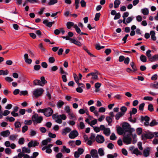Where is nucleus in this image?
Listing matches in <instances>:
<instances>
[{"mask_svg":"<svg viewBox=\"0 0 158 158\" xmlns=\"http://www.w3.org/2000/svg\"><path fill=\"white\" fill-rule=\"evenodd\" d=\"M150 148L149 147H147L144 149L143 151V155L145 157L148 156L150 155Z\"/></svg>","mask_w":158,"mask_h":158,"instance_id":"nucleus-13","label":"nucleus"},{"mask_svg":"<svg viewBox=\"0 0 158 158\" xmlns=\"http://www.w3.org/2000/svg\"><path fill=\"white\" fill-rule=\"evenodd\" d=\"M150 85L152 88L157 89H158V82L151 83Z\"/></svg>","mask_w":158,"mask_h":158,"instance_id":"nucleus-35","label":"nucleus"},{"mask_svg":"<svg viewBox=\"0 0 158 158\" xmlns=\"http://www.w3.org/2000/svg\"><path fill=\"white\" fill-rule=\"evenodd\" d=\"M78 112L80 114H83L85 113H88L89 111L87 109H81L79 110Z\"/></svg>","mask_w":158,"mask_h":158,"instance_id":"nucleus-33","label":"nucleus"},{"mask_svg":"<svg viewBox=\"0 0 158 158\" xmlns=\"http://www.w3.org/2000/svg\"><path fill=\"white\" fill-rule=\"evenodd\" d=\"M48 61L50 63H53L55 61V59L53 57H51L49 58Z\"/></svg>","mask_w":158,"mask_h":158,"instance_id":"nucleus-59","label":"nucleus"},{"mask_svg":"<svg viewBox=\"0 0 158 158\" xmlns=\"http://www.w3.org/2000/svg\"><path fill=\"white\" fill-rule=\"evenodd\" d=\"M137 109L135 108H133L132 110L130 112V115L131 116L132 114H135L137 112Z\"/></svg>","mask_w":158,"mask_h":158,"instance_id":"nucleus-50","label":"nucleus"},{"mask_svg":"<svg viewBox=\"0 0 158 158\" xmlns=\"http://www.w3.org/2000/svg\"><path fill=\"white\" fill-rule=\"evenodd\" d=\"M141 13L144 15H147L149 14V10L148 8H144L143 9H142L141 10Z\"/></svg>","mask_w":158,"mask_h":158,"instance_id":"nucleus-23","label":"nucleus"},{"mask_svg":"<svg viewBox=\"0 0 158 158\" xmlns=\"http://www.w3.org/2000/svg\"><path fill=\"white\" fill-rule=\"evenodd\" d=\"M116 138L117 137L114 133H112L110 137V139L112 140L116 139Z\"/></svg>","mask_w":158,"mask_h":158,"instance_id":"nucleus-58","label":"nucleus"},{"mask_svg":"<svg viewBox=\"0 0 158 158\" xmlns=\"http://www.w3.org/2000/svg\"><path fill=\"white\" fill-rule=\"evenodd\" d=\"M151 62L154 61L156 60H158V54L152 56Z\"/></svg>","mask_w":158,"mask_h":158,"instance_id":"nucleus-56","label":"nucleus"},{"mask_svg":"<svg viewBox=\"0 0 158 158\" xmlns=\"http://www.w3.org/2000/svg\"><path fill=\"white\" fill-rule=\"evenodd\" d=\"M57 0H49L48 3V5L49 6L52 5L57 3Z\"/></svg>","mask_w":158,"mask_h":158,"instance_id":"nucleus-39","label":"nucleus"},{"mask_svg":"<svg viewBox=\"0 0 158 158\" xmlns=\"http://www.w3.org/2000/svg\"><path fill=\"white\" fill-rule=\"evenodd\" d=\"M143 99L145 100L152 101L153 100V98L152 97L146 96L144 97Z\"/></svg>","mask_w":158,"mask_h":158,"instance_id":"nucleus-63","label":"nucleus"},{"mask_svg":"<svg viewBox=\"0 0 158 158\" xmlns=\"http://www.w3.org/2000/svg\"><path fill=\"white\" fill-rule=\"evenodd\" d=\"M40 111L41 112L43 113L47 117H49L51 116L53 112L52 109L50 107L41 109Z\"/></svg>","mask_w":158,"mask_h":158,"instance_id":"nucleus-3","label":"nucleus"},{"mask_svg":"<svg viewBox=\"0 0 158 158\" xmlns=\"http://www.w3.org/2000/svg\"><path fill=\"white\" fill-rule=\"evenodd\" d=\"M101 14L100 13H97L95 14V17L94 19L95 21H98L99 20L100 16Z\"/></svg>","mask_w":158,"mask_h":158,"instance_id":"nucleus-51","label":"nucleus"},{"mask_svg":"<svg viewBox=\"0 0 158 158\" xmlns=\"http://www.w3.org/2000/svg\"><path fill=\"white\" fill-rule=\"evenodd\" d=\"M140 59L141 61L143 62H145L147 61V57L144 55H142L140 56Z\"/></svg>","mask_w":158,"mask_h":158,"instance_id":"nucleus-40","label":"nucleus"},{"mask_svg":"<svg viewBox=\"0 0 158 158\" xmlns=\"http://www.w3.org/2000/svg\"><path fill=\"white\" fill-rule=\"evenodd\" d=\"M9 72L7 70H0V75H6L8 74Z\"/></svg>","mask_w":158,"mask_h":158,"instance_id":"nucleus-34","label":"nucleus"},{"mask_svg":"<svg viewBox=\"0 0 158 158\" xmlns=\"http://www.w3.org/2000/svg\"><path fill=\"white\" fill-rule=\"evenodd\" d=\"M78 135V133L77 130H73L71 131L69 136V137L71 139H74Z\"/></svg>","mask_w":158,"mask_h":158,"instance_id":"nucleus-8","label":"nucleus"},{"mask_svg":"<svg viewBox=\"0 0 158 158\" xmlns=\"http://www.w3.org/2000/svg\"><path fill=\"white\" fill-rule=\"evenodd\" d=\"M106 120L108 122L109 125H110L112 121V118L109 116H107L106 117Z\"/></svg>","mask_w":158,"mask_h":158,"instance_id":"nucleus-61","label":"nucleus"},{"mask_svg":"<svg viewBox=\"0 0 158 158\" xmlns=\"http://www.w3.org/2000/svg\"><path fill=\"white\" fill-rule=\"evenodd\" d=\"M24 59L25 62L27 64H30L32 62V60L29 58V56L26 53L24 55Z\"/></svg>","mask_w":158,"mask_h":158,"instance_id":"nucleus-16","label":"nucleus"},{"mask_svg":"<svg viewBox=\"0 0 158 158\" xmlns=\"http://www.w3.org/2000/svg\"><path fill=\"white\" fill-rule=\"evenodd\" d=\"M120 110L121 111V112H120L124 114L127 111V108L125 106H123L120 108Z\"/></svg>","mask_w":158,"mask_h":158,"instance_id":"nucleus-41","label":"nucleus"},{"mask_svg":"<svg viewBox=\"0 0 158 158\" xmlns=\"http://www.w3.org/2000/svg\"><path fill=\"white\" fill-rule=\"evenodd\" d=\"M97 123V121L96 119H94L93 121L90 122V126L93 127V126L96 124Z\"/></svg>","mask_w":158,"mask_h":158,"instance_id":"nucleus-64","label":"nucleus"},{"mask_svg":"<svg viewBox=\"0 0 158 158\" xmlns=\"http://www.w3.org/2000/svg\"><path fill=\"white\" fill-rule=\"evenodd\" d=\"M80 0H75V5L76 9H78L79 7Z\"/></svg>","mask_w":158,"mask_h":158,"instance_id":"nucleus-57","label":"nucleus"},{"mask_svg":"<svg viewBox=\"0 0 158 158\" xmlns=\"http://www.w3.org/2000/svg\"><path fill=\"white\" fill-rule=\"evenodd\" d=\"M24 139L23 137L20 138L18 140V143L20 145H23L24 143Z\"/></svg>","mask_w":158,"mask_h":158,"instance_id":"nucleus-48","label":"nucleus"},{"mask_svg":"<svg viewBox=\"0 0 158 158\" xmlns=\"http://www.w3.org/2000/svg\"><path fill=\"white\" fill-rule=\"evenodd\" d=\"M75 24H74V23L72 22H68L66 23V26L68 29H70L72 27L74 26Z\"/></svg>","mask_w":158,"mask_h":158,"instance_id":"nucleus-26","label":"nucleus"},{"mask_svg":"<svg viewBox=\"0 0 158 158\" xmlns=\"http://www.w3.org/2000/svg\"><path fill=\"white\" fill-rule=\"evenodd\" d=\"M71 131V129L69 127H66L62 129L61 134L63 135H66L67 134L70 133Z\"/></svg>","mask_w":158,"mask_h":158,"instance_id":"nucleus-14","label":"nucleus"},{"mask_svg":"<svg viewBox=\"0 0 158 158\" xmlns=\"http://www.w3.org/2000/svg\"><path fill=\"white\" fill-rule=\"evenodd\" d=\"M41 84L42 85V86H43L45 84L47 83V81L45 80L44 77H42L40 78V80Z\"/></svg>","mask_w":158,"mask_h":158,"instance_id":"nucleus-38","label":"nucleus"},{"mask_svg":"<svg viewBox=\"0 0 158 158\" xmlns=\"http://www.w3.org/2000/svg\"><path fill=\"white\" fill-rule=\"evenodd\" d=\"M95 139L98 143H103L105 141L104 138L103 136L101 135H97Z\"/></svg>","mask_w":158,"mask_h":158,"instance_id":"nucleus-11","label":"nucleus"},{"mask_svg":"<svg viewBox=\"0 0 158 158\" xmlns=\"http://www.w3.org/2000/svg\"><path fill=\"white\" fill-rule=\"evenodd\" d=\"M158 123L155 120H153L150 123L149 126L150 127H153L158 124Z\"/></svg>","mask_w":158,"mask_h":158,"instance_id":"nucleus-45","label":"nucleus"},{"mask_svg":"<svg viewBox=\"0 0 158 158\" xmlns=\"http://www.w3.org/2000/svg\"><path fill=\"white\" fill-rule=\"evenodd\" d=\"M103 133L106 136H108L109 135L110 133V128H106L104 131Z\"/></svg>","mask_w":158,"mask_h":158,"instance_id":"nucleus-30","label":"nucleus"},{"mask_svg":"<svg viewBox=\"0 0 158 158\" xmlns=\"http://www.w3.org/2000/svg\"><path fill=\"white\" fill-rule=\"evenodd\" d=\"M64 103L63 101L60 100L58 102L57 104V106L58 108H61L64 105Z\"/></svg>","mask_w":158,"mask_h":158,"instance_id":"nucleus-36","label":"nucleus"},{"mask_svg":"<svg viewBox=\"0 0 158 158\" xmlns=\"http://www.w3.org/2000/svg\"><path fill=\"white\" fill-rule=\"evenodd\" d=\"M73 76H74V80H75L77 84L79 83V78H78V76L76 74H74V75H73Z\"/></svg>","mask_w":158,"mask_h":158,"instance_id":"nucleus-55","label":"nucleus"},{"mask_svg":"<svg viewBox=\"0 0 158 158\" xmlns=\"http://www.w3.org/2000/svg\"><path fill=\"white\" fill-rule=\"evenodd\" d=\"M36 134V132L33 130H31L29 133V135L31 136H34Z\"/></svg>","mask_w":158,"mask_h":158,"instance_id":"nucleus-54","label":"nucleus"},{"mask_svg":"<svg viewBox=\"0 0 158 158\" xmlns=\"http://www.w3.org/2000/svg\"><path fill=\"white\" fill-rule=\"evenodd\" d=\"M10 134L9 130H7L1 132L0 135L4 137H6L8 136Z\"/></svg>","mask_w":158,"mask_h":158,"instance_id":"nucleus-17","label":"nucleus"},{"mask_svg":"<svg viewBox=\"0 0 158 158\" xmlns=\"http://www.w3.org/2000/svg\"><path fill=\"white\" fill-rule=\"evenodd\" d=\"M77 127L78 129H83L85 127V125L84 123L82 122H80L77 125Z\"/></svg>","mask_w":158,"mask_h":158,"instance_id":"nucleus-19","label":"nucleus"},{"mask_svg":"<svg viewBox=\"0 0 158 158\" xmlns=\"http://www.w3.org/2000/svg\"><path fill=\"white\" fill-rule=\"evenodd\" d=\"M98 71H96L95 72H92L88 73L86 76V77L88 78V77L90 76H91V79L94 80H96L98 79Z\"/></svg>","mask_w":158,"mask_h":158,"instance_id":"nucleus-7","label":"nucleus"},{"mask_svg":"<svg viewBox=\"0 0 158 158\" xmlns=\"http://www.w3.org/2000/svg\"><path fill=\"white\" fill-rule=\"evenodd\" d=\"M120 3V0H115L114 2V7L115 8H118Z\"/></svg>","mask_w":158,"mask_h":158,"instance_id":"nucleus-25","label":"nucleus"},{"mask_svg":"<svg viewBox=\"0 0 158 158\" xmlns=\"http://www.w3.org/2000/svg\"><path fill=\"white\" fill-rule=\"evenodd\" d=\"M64 110L68 114L72 111V110L70 109L69 106H65L64 108Z\"/></svg>","mask_w":158,"mask_h":158,"instance_id":"nucleus-44","label":"nucleus"},{"mask_svg":"<svg viewBox=\"0 0 158 158\" xmlns=\"http://www.w3.org/2000/svg\"><path fill=\"white\" fill-rule=\"evenodd\" d=\"M22 151L24 154H25V153H29L31 152V150L29 148L25 147L22 148Z\"/></svg>","mask_w":158,"mask_h":158,"instance_id":"nucleus-27","label":"nucleus"},{"mask_svg":"<svg viewBox=\"0 0 158 158\" xmlns=\"http://www.w3.org/2000/svg\"><path fill=\"white\" fill-rule=\"evenodd\" d=\"M28 94V92L27 90L21 91L20 92V95H26Z\"/></svg>","mask_w":158,"mask_h":158,"instance_id":"nucleus-62","label":"nucleus"},{"mask_svg":"<svg viewBox=\"0 0 158 158\" xmlns=\"http://www.w3.org/2000/svg\"><path fill=\"white\" fill-rule=\"evenodd\" d=\"M130 133H128V135L125 136L123 139V142L126 144H129L131 143V138Z\"/></svg>","mask_w":158,"mask_h":158,"instance_id":"nucleus-6","label":"nucleus"},{"mask_svg":"<svg viewBox=\"0 0 158 158\" xmlns=\"http://www.w3.org/2000/svg\"><path fill=\"white\" fill-rule=\"evenodd\" d=\"M141 137L142 139L146 140L148 139H152L154 137V135L152 134V132H150L142 134Z\"/></svg>","mask_w":158,"mask_h":158,"instance_id":"nucleus-4","label":"nucleus"},{"mask_svg":"<svg viewBox=\"0 0 158 158\" xmlns=\"http://www.w3.org/2000/svg\"><path fill=\"white\" fill-rule=\"evenodd\" d=\"M136 131L137 134L138 135H140L141 134L142 132V128L140 127L138 128L136 130Z\"/></svg>","mask_w":158,"mask_h":158,"instance_id":"nucleus-60","label":"nucleus"},{"mask_svg":"<svg viewBox=\"0 0 158 158\" xmlns=\"http://www.w3.org/2000/svg\"><path fill=\"white\" fill-rule=\"evenodd\" d=\"M122 127L124 131L126 133L128 132L131 135L132 133L135 131L134 129L131 127V126L127 123H124L122 125Z\"/></svg>","mask_w":158,"mask_h":158,"instance_id":"nucleus-2","label":"nucleus"},{"mask_svg":"<svg viewBox=\"0 0 158 158\" xmlns=\"http://www.w3.org/2000/svg\"><path fill=\"white\" fill-rule=\"evenodd\" d=\"M148 110L151 112H152L154 110V108L152 104H150L148 106Z\"/></svg>","mask_w":158,"mask_h":158,"instance_id":"nucleus-52","label":"nucleus"},{"mask_svg":"<svg viewBox=\"0 0 158 158\" xmlns=\"http://www.w3.org/2000/svg\"><path fill=\"white\" fill-rule=\"evenodd\" d=\"M124 115V114L123 113H122L120 112H118L116 115L115 118L116 120H118Z\"/></svg>","mask_w":158,"mask_h":158,"instance_id":"nucleus-37","label":"nucleus"},{"mask_svg":"<svg viewBox=\"0 0 158 158\" xmlns=\"http://www.w3.org/2000/svg\"><path fill=\"white\" fill-rule=\"evenodd\" d=\"M33 83L34 85H40L41 86H42L41 84V81L39 80H35L33 82Z\"/></svg>","mask_w":158,"mask_h":158,"instance_id":"nucleus-32","label":"nucleus"},{"mask_svg":"<svg viewBox=\"0 0 158 158\" xmlns=\"http://www.w3.org/2000/svg\"><path fill=\"white\" fill-rule=\"evenodd\" d=\"M15 126L16 128L18 129L21 126V124L20 122L16 121L15 123Z\"/></svg>","mask_w":158,"mask_h":158,"instance_id":"nucleus-46","label":"nucleus"},{"mask_svg":"<svg viewBox=\"0 0 158 158\" xmlns=\"http://www.w3.org/2000/svg\"><path fill=\"white\" fill-rule=\"evenodd\" d=\"M61 151L62 152H65L68 153L70 152V150L69 148H67L65 146H63V148L61 149Z\"/></svg>","mask_w":158,"mask_h":158,"instance_id":"nucleus-29","label":"nucleus"},{"mask_svg":"<svg viewBox=\"0 0 158 158\" xmlns=\"http://www.w3.org/2000/svg\"><path fill=\"white\" fill-rule=\"evenodd\" d=\"M18 135L16 134H14L13 135H11L9 136V139L10 140L14 141L15 140L17 137H18Z\"/></svg>","mask_w":158,"mask_h":158,"instance_id":"nucleus-31","label":"nucleus"},{"mask_svg":"<svg viewBox=\"0 0 158 158\" xmlns=\"http://www.w3.org/2000/svg\"><path fill=\"white\" fill-rule=\"evenodd\" d=\"M131 149L132 150V154H135L136 156L141 155L142 153L140 152L137 148H134V147H132L131 148Z\"/></svg>","mask_w":158,"mask_h":158,"instance_id":"nucleus-12","label":"nucleus"},{"mask_svg":"<svg viewBox=\"0 0 158 158\" xmlns=\"http://www.w3.org/2000/svg\"><path fill=\"white\" fill-rule=\"evenodd\" d=\"M150 34L151 36L152 39L153 40H156V37L155 36V33L153 31H150Z\"/></svg>","mask_w":158,"mask_h":158,"instance_id":"nucleus-28","label":"nucleus"},{"mask_svg":"<svg viewBox=\"0 0 158 158\" xmlns=\"http://www.w3.org/2000/svg\"><path fill=\"white\" fill-rule=\"evenodd\" d=\"M137 146L139 149L141 151L143 149V148L142 146V143L141 142H139L137 143Z\"/></svg>","mask_w":158,"mask_h":158,"instance_id":"nucleus-53","label":"nucleus"},{"mask_svg":"<svg viewBox=\"0 0 158 158\" xmlns=\"http://www.w3.org/2000/svg\"><path fill=\"white\" fill-rule=\"evenodd\" d=\"M98 152L100 156H102L104 155V150L102 148H99L98 150Z\"/></svg>","mask_w":158,"mask_h":158,"instance_id":"nucleus-43","label":"nucleus"},{"mask_svg":"<svg viewBox=\"0 0 158 158\" xmlns=\"http://www.w3.org/2000/svg\"><path fill=\"white\" fill-rule=\"evenodd\" d=\"M32 119L34 122L40 123L43 120V118L41 116L38 117V114H35L32 117Z\"/></svg>","mask_w":158,"mask_h":158,"instance_id":"nucleus-5","label":"nucleus"},{"mask_svg":"<svg viewBox=\"0 0 158 158\" xmlns=\"http://www.w3.org/2000/svg\"><path fill=\"white\" fill-rule=\"evenodd\" d=\"M130 65L133 69V71L135 72L137 71V69L136 68V67L135 65L134 62H131L130 63Z\"/></svg>","mask_w":158,"mask_h":158,"instance_id":"nucleus-42","label":"nucleus"},{"mask_svg":"<svg viewBox=\"0 0 158 158\" xmlns=\"http://www.w3.org/2000/svg\"><path fill=\"white\" fill-rule=\"evenodd\" d=\"M74 28L75 29L76 31L78 34H80L81 33V30L78 27L77 24H75L74 26Z\"/></svg>","mask_w":158,"mask_h":158,"instance_id":"nucleus-49","label":"nucleus"},{"mask_svg":"<svg viewBox=\"0 0 158 158\" xmlns=\"http://www.w3.org/2000/svg\"><path fill=\"white\" fill-rule=\"evenodd\" d=\"M71 42L79 46H81V43L80 41L78 40H76L75 39H72V40H71Z\"/></svg>","mask_w":158,"mask_h":158,"instance_id":"nucleus-24","label":"nucleus"},{"mask_svg":"<svg viewBox=\"0 0 158 158\" xmlns=\"http://www.w3.org/2000/svg\"><path fill=\"white\" fill-rule=\"evenodd\" d=\"M141 119L142 122H143L144 121L145 122L149 121L150 120V118L149 117L146 116L144 117H142Z\"/></svg>","mask_w":158,"mask_h":158,"instance_id":"nucleus-47","label":"nucleus"},{"mask_svg":"<svg viewBox=\"0 0 158 158\" xmlns=\"http://www.w3.org/2000/svg\"><path fill=\"white\" fill-rule=\"evenodd\" d=\"M39 144V143L36 140H31L27 144L28 147L29 148L32 147H35Z\"/></svg>","mask_w":158,"mask_h":158,"instance_id":"nucleus-10","label":"nucleus"},{"mask_svg":"<svg viewBox=\"0 0 158 158\" xmlns=\"http://www.w3.org/2000/svg\"><path fill=\"white\" fill-rule=\"evenodd\" d=\"M43 23L45 24L47 26L50 27H52L54 22H48V21L47 20H44L43 21Z\"/></svg>","mask_w":158,"mask_h":158,"instance_id":"nucleus-20","label":"nucleus"},{"mask_svg":"<svg viewBox=\"0 0 158 158\" xmlns=\"http://www.w3.org/2000/svg\"><path fill=\"white\" fill-rule=\"evenodd\" d=\"M117 131L118 134L119 135H122L123 133L125 134V133L123 128L120 127L117 128Z\"/></svg>","mask_w":158,"mask_h":158,"instance_id":"nucleus-22","label":"nucleus"},{"mask_svg":"<svg viewBox=\"0 0 158 158\" xmlns=\"http://www.w3.org/2000/svg\"><path fill=\"white\" fill-rule=\"evenodd\" d=\"M152 52V51L150 50H148L146 52V55L148 57V59H149V61L151 62L152 57V55L151 54V53Z\"/></svg>","mask_w":158,"mask_h":158,"instance_id":"nucleus-21","label":"nucleus"},{"mask_svg":"<svg viewBox=\"0 0 158 158\" xmlns=\"http://www.w3.org/2000/svg\"><path fill=\"white\" fill-rule=\"evenodd\" d=\"M52 118L55 120V122L59 124H60L62 122L61 119L60 117V115H58L57 114H53L52 115Z\"/></svg>","mask_w":158,"mask_h":158,"instance_id":"nucleus-9","label":"nucleus"},{"mask_svg":"<svg viewBox=\"0 0 158 158\" xmlns=\"http://www.w3.org/2000/svg\"><path fill=\"white\" fill-rule=\"evenodd\" d=\"M44 91V90L42 88L35 89L32 92V97L37 98L42 95Z\"/></svg>","mask_w":158,"mask_h":158,"instance_id":"nucleus-1","label":"nucleus"},{"mask_svg":"<svg viewBox=\"0 0 158 158\" xmlns=\"http://www.w3.org/2000/svg\"><path fill=\"white\" fill-rule=\"evenodd\" d=\"M90 154L93 158H98V155L97 151L95 149H92L90 151Z\"/></svg>","mask_w":158,"mask_h":158,"instance_id":"nucleus-15","label":"nucleus"},{"mask_svg":"<svg viewBox=\"0 0 158 158\" xmlns=\"http://www.w3.org/2000/svg\"><path fill=\"white\" fill-rule=\"evenodd\" d=\"M68 116L69 119L73 120H75L76 119L75 115L73 113L72 111L68 114Z\"/></svg>","mask_w":158,"mask_h":158,"instance_id":"nucleus-18","label":"nucleus"}]
</instances>
